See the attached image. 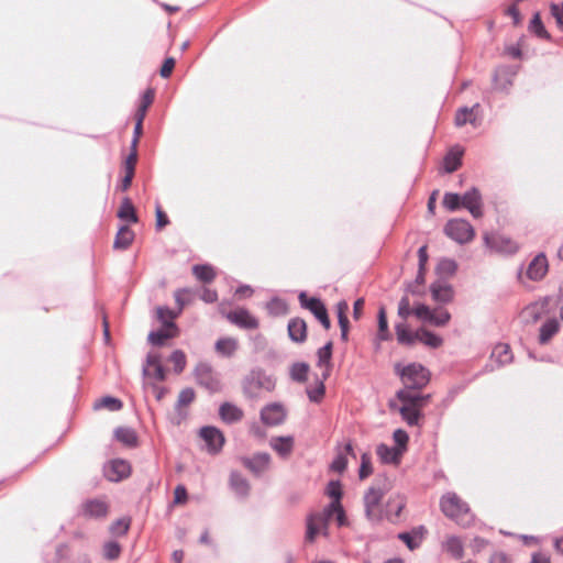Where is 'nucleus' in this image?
<instances>
[{"label": "nucleus", "mask_w": 563, "mask_h": 563, "mask_svg": "<svg viewBox=\"0 0 563 563\" xmlns=\"http://www.w3.org/2000/svg\"><path fill=\"white\" fill-rule=\"evenodd\" d=\"M219 415L227 423H234L243 418V410L231 402H224L220 406Z\"/></svg>", "instance_id": "obj_22"}, {"label": "nucleus", "mask_w": 563, "mask_h": 563, "mask_svg": "<svg viewBox=\"0 0 563 563\" xmlns=\"http://www.w3.org/2000/svg\"><path fill=\"white\" fill-rule=\"evenodd\" d=\"M227 319L242 329H256L258 327L257 319L246 309H236L227 313Z\"/></svg>", "instance_id": "obj_14"}, {"label": "nucleus", "mask_w": 563, "mask_h": 563, "mask_svg": "<svg viewBox=\"0 0 563 563\" xmlns=\"http://www.w3.org/2000/svg\"><path fill=\"white\" fill-rule=\"evenodd\" d=\"M418 341L430 347H439L442 344V339L424 329L418 330Z\"/></svg>", "instance_id": "obj_39"}, {"label": "nucleus", "mask_w": 563, "mask_h": 563, "mask_svg": "<svg viewBox=\"0 0 563 563\" xmlns=\"http://www.w3.org/2000/svg\"><path fill=\"white\" fill-rule=\"evenodd\" d=\"M411 313L413 314V309H411L409 298L404 296L398 305V316L402 319H407Z\"/></svg>", "instance_id": "obj_55"}, {"label": "nucleus", "mask_w": 563, "mask_h": 563, "mask_svg": "<svg viewBox=\"0 0 563 563\" xmlns=\"http://www.w3.org/2000/svg\"><path fill=\"white\" fill-rule=\"evenodd\" d=\"M443 549L455 559L463 556V543L457 537H449L443 543Z\"/></svg>", "instance_id": "obj_36"}, {"label": "nucleus", "mask_w": 563, "mask_h": 563, "mask_svg": "<svg viewBox=\"0 0 563 563\" xmlns=\"http://www.w3.org/2000/svg\"><path fill=\"white\" fill-rule=\"evenodd\" d=\"M238 350V341L233 338H222L216 343V351L222 356L230 357Z\"/></svg>", "instance_id": "obj_31"}, {"label": "nucleus", "mask_w": 563, "mask_h": 563, "mask_svg": "<svg viewBox=\"0 0 563 563\" xmlns=\"http://www.w3.org/2000/svg\"><path fill=\"white\" fill-rule=\"evenodd\" d=\"M192 274L196 276L197 279L205 283H210L216 277L214 269L210 265H195L192 267Z\"/></svg>", "instance_id": "obj_37"}, {"label": "nucleus", "mask_w": 563, "mask_h": 563, "mask_svg": "<svg viewBox=\"0 0 563 563\" xmlns=\"http://www.w3.org/2000/svg\"><path fill=\"white\" fill-rule=\"evenodd\" d=\"M559 327L558 320H548L540 329V343H547L559 331Z\"/></svg>", "instance_id": "obj_38"}, {"label": "nucleus", "mask_w": 563, "mask_h": 563, "mask_svg": "<svg viewBox=\"0 0 563 563\" xmlns=\"http://www.w3.org/2000/svg\"><path fill=\"white\" fill-rule=\"evenodd\" d=\"M230 486L239 497H246L250 493V484L241 474L232 472L230 475Z\"/></svg>", "instance_id": "obj_28"}, {"label": "nucleus", "mask_w": 563, "mask_h": 563, "mask_svg": "<svg viewBox=\"0 0 563 563\" xmlns=\"http://www.w3.org/2000/svg\"><path fill=\"white\" fill-rule=\"evenodd\" d=\"M463 148L453 147L444 157L443 165L446 173L455 172L462 164Z\"/></svg>", "instance_id": "obj_26"}, {"label": "nucleus", "mask_w": 563, "mask_h": 563, "mask_svg": "<svg viewBox=\"0 0 563 563\" xmlns=\"http://www.w3.org/2000/svg\"><path fill=\"white\" fill-rule=\"evenodd\" d=\"M442 512L461 526H468L472 522V515L465 501L455 493H446L440 501Z\"/></svg>", "instance_id": "obj_3"}, {"label": "nucleus", "mask_w": 563, "mask_h": 563, "mask_svg": "<svg viewBox=\"0 0 563 563\" xmlns=\"http://www.w3.org/2000/svg\"><path fill=\"white\" fill-rule=\"evenodd\" d=\"M438 272L443 275H453L456 271V263L453 260L444 258L437 267Z\"/></svg>", "instance_id": "obj_53"}, {"label": "nucleus", "mask_w": 563, "mask_h": 563, "mask_svg": "<svg viewBox=\"0 0 563 563\" xmlns=\"http://www.w3.org/2000/svg\"><path fill=\"white\" fill-rule=\"evenodd\" d=\"M269 443L272 449L283 457H287L294 449V438L291 435L272 438Z\"/></svg>", "instance_id": "obj_23"}, {"label": "nucleus", "mask_w": 563, "mask_h": 563, "mask_svg": "<svg viewBox=\"0 0 563 563\" xmlns=\"http://www.w3.org/2000/svg\"><path fill=\"white\" fill-rule=\"evenodd\" d=\"M144 375L153 376L157 380H164L165 372L159 362L157 354H148L146 358V366L143 369Z\"/></svg>", "instance_id": "obj_21"}, {"label": "nucleus", "mask_w": 563, "mask_h": 563, "mask_svg": "<svg viewBox=\"0 0 563 563\" xmlns=\"http://www.w3.org/2000/svg\"><path fill=\"white\" fill-rule=\"evenodd\" d=\"M484 240L488 247L497 252L512 254L516 253L519 249L518 244L515 241L504 235L486 234Z\"/></svg>", "instance_id": "obj_12"}, {"label": "nucleus", "mask_w": 563, "mask_h": 563, "mask_svg": "<svg viewBox=\"0 0 563 563\" xmlns=\"http://www.w3.org/2000/svg\"><path fill=\"white\" fill-rule=\"evenodd\" d=\"M176 317H177V313H175L169 308H166V307L157 308V318L164 324L165 328L176 330L175 323L173 322V319H175Z\"/></svg>", "instance_id": "obj_40"}, {"label": "nucleus", "mask_w": 563, "mask_h": 563, "mask_svg": "<svg viewBox=\"0 0 563 563\" xmlns=\"http://www.w3.org/2000/svg\"><path fill=\"white\" fill-rule=\"evenodd\" d=\"M131 473L129 462L124 460H112L104 466V476L110 482H120L126 478Z\"/></svg>", "instance_id": "obj_11"}, {"label": "nucleus", "mask_w": 563, "mask_h": 563, "mask_svg": "<svg viewBox=\"0 0 563 563\" xmlns=\"http://www.w3.org/2000/svg\"><path fill=\"white\" fill-rule=\"evenodd\" d=\"M549 269L547 256L543 253L538 254L528 265L526 276L533 282L543 279Z\"/></svg>", "instance_id": "obj_13"}, {"label": "nucleus", "mask_w": 563, "mask_h": 563, "mask_svg": "<svg viewBox=\"0 0 563 563\" xmlns=\"http://www.w3.org/2000/svg\"><path fill=\"white\" fill-rule=\"evenodd\" d=\"M118 217L121 220H125L132 223L137 222V216L135 213V209L129 198H124L121 202L120 209L118 211Z\"/></svg>", "instance_id": "obj_34"}, {"label": "nucleus", "mask_w": 563, "mask_h": 563, "mask_svg": "<svg viewBox=\"0 0 563 563\" xmlns=\"http://www.w3.org/2000/svg\"><path fill=\"white\" fill-rule=\"evenodd\" d=\"M170 360L175 366V371L177 373H180L184 368H185V365H186V356L185 354L177 350V351H174L172 356H170Z\"/></svg>", "instance_id": "obj_57"}, {"label": "nucleus", "mask_w": 563, "mask_h": 563, "mask_svg": "<svg viewBox=\"0 0 563 563\" xmlns=\"http://www.w3.org/2000/svg\"><path fill=\"white\" fill-rule=\"evenodd\" d=\"M396 335L400 344L412 345L418 341V331L411 332L406 323H398L396 325Z\"/></svg>", "instance_id": "obj_29"}, {"label": "nucleus", "mask_w": 563, "mask_h": 563, "mask_svg": "<svg viewBox=\"0 0 563 563\" xmlns=\"http://www.w3.org/2000/svg\"><path fill=\"white\" fill-rule=\"evenodd\" d=\"M338 309V319L340 327L349 325V319L346 317V311L349 310V305L346 301H340L336 306Z\"/></svg>", "instance_id": "obj_59"}, {"label": "nucleus", "mask_w": 563, "mask_h": 563, "mask_svg": "<svg viewBox=\"0 0 563 563\" xmlns=\"http://www.w3.org/2000/svg\"><path fill=\"white\" fill-rule=\"evenodd\" d=\"M393 438L397 444L396 448L401 449V452L405 453L409 441L407 432L401 429H397L394 431Z\"/></svg>", "instance_id": "obj_52"}, {"label": "nucleus", "mask_w": 563, "mask_h": 563, "mask_svg": "<svg viewBox=\"0 0 563 563\" xmlns=\"http://www.w3.org/2000/svg\"><path fill=\"white\" fill-rule=\"evenodd\" d=\"M492 358L499 365L510 363L512 361V354L509 345L505 343L497 344L492 352Z\"/></svg>", "instance_id": "obj_30"}, {"label": "nucleus", "mask_w": 563, "mask_h": 563, "mask_svg": "<svg viewBox=\"0 0 563 563\" xmlns=\"http://www.w3.org/2000/svg\"><path fill=\"white\" fill-rule=\"evenodd\" d=\"M431 296L433 300L442 303L452 301L454 291L451 285L445 282H435L430 287Z\"/></svg>", "instance_id": "obj_17"}, {"label": "nucleus", "mask_w": 563, "mask_h": 563, "mask_svg": "<svg viewBox=\"0 0 563 563\" xmlns=\"http://www.w3.org/2000/svg\"><path fill=\"white\" fill-rule=\"evenodd\" d=\"M539 316H540V309L537 303L526 307L522 311V317L528 320L537 321L539 319Z\"/></svg>", "instance_id": "obj_64"}, {"label": "nucleus", "mask_w": 563, "mask_h": 563, "mask_svg": "<svg viewBox=\"0 0 563 563\" xmlns=\"http://www.w3.org/2000/svg\"><path fill=\"white\" fill-rule=\"evenodd\" d=\"M195 399V391L191 388L183 389L179 393L177 405L180 406H187L192 402Z\"/></svg>", "instance_id": "obj_61"}, {"label": "nucleus", "mask_w": 563, "mask_h": 563, "mask_svg": "<svg viewBox=\"0 0 563 563\" xmlns=\"http://www.w3.org/2000/svg\"><path fill=\"white\" fill-rule=\"evenodd\" d=\"M376 454L382 463L394 465H398L404 455L401 449H397L396 446H388L384 443L377 445Z\"/></svg>", "instance_id": "obj_16"}, {"label": "nucleus", "mask_w": 563, "mask_h": 563, "mask_svg": "<svg viewBox=\"0 0 563 563\" xmlns=\"http://www.w3.org/2000/svg\"><path fill=\"white\" fill-rule=\"evenodd\" d=\"M529 30L541 38L549 37V34H548L547 30L544 29V25L541 21L539 13H536L533 15L532 20L530 21Z\"/></svg>", "instance_id": "obj_45"}, {"label": "nucleus", "mask_w": 563, "mask_h": 563, "mask_svg": "<svg viewBox=\"0 0 563 563\" xmlns=\"http://www.w3.org/2000/svg\"><path fill=\"white\" fill-rule=\"evenodd\" d=\"M413 389L415 388H408L405 386L404 389L397 393V398L402 402V405L422 407L429 396H421L413 391Z\"/></svg>", "instance_id": "obj_20"}, {"label": "nucleus", "mask_w": 563, "mask_h": 563, "mask_svg": "<svg viewBox=\"0 0 563 563\" xmlns=\"http://www.w3.org/2000/svg\"><path fill=\"white\" fill-rule=\"evenodd\" d=\"M121 553V548L118 542L110 541L103 545V556L108 560H115Z\"/></svg>", "instance_id": "obj_51"}, {"label": "nucleus", "mask_w": 563, "mask_h": 563, "mask_svg": "<svg viewBox=\"0 0 563 563\" xmlns=\"http://www.w3.org/2000/svg\"><path fill=\"white\" fill-rule=\"evenodd\" d=\"M196 378L198 384L207 388L211 393L219 391L221 389V383L211 368L210 365L201 363L196 367Z\"/></svg>", "instance_id": "obj_9"}, {"label": "nucleus", "mask_w": 563, "mask_h": 563, "mask_svg": "<svg viewBox=\"0 0 563 563\" xmlns=\"http://www.w3.org/2000/svg\"><path fill=\"white\" fill-rule=\"evenodd\" d=\"M327 494L333 499L340 501L342 490L341 484L338 481H332L328 484Z\"/></svg>", "instance_id": "obj_62"}, {"label": "nucleus", "mask_w": 563, "mask_h": 563, "mask_svg": "<svg viewBox=\"0 0 563 563\" xmlns=\"http://www.w3.org/2000/svg\"><path fill=\"white\" fill-rule=\"evenodd\" d=\"M420 409L421 407L402 405L399 412L409 426H417L421 417Z\"/></svg>", "instance_id": "obj_33"}, {"label": "nucleus", "mask_w": 563, "mask_h": 563, "mask_svg": "<svg viewBox=\"0 0 563 563\" xmlns=\"http://www.w3.org/2000/svg\"><path fill=\"white\" fill-rule=\"evenodd\" d=\"M300 305L310 310L314 317L321 322L325 330L330 329V320L324 305L318 298H308L306 292L299 294Z\"/></svg>", "instance_id": "obj_8"}, {"label": "nucleus", "mask_w": 563, "mask_h": 563, "mask_svg": "<svg viewBox=\"0 0 563 563\" xmlns=\"http://www.w3.org/2000/svg\"><path fill=\"white\" fill-rule=\"evenodd\" d=\"M451 319V314L448 310L438 308L434 310H431V317L429 323L437 325V327H443Z\"/></svg>", "instance_id": "obj_43"}, {"label": "nucleus", "mask_w": 563, "mask_h": 563, "mask_svg": "<svg viewBox=\"0 0 563 563\" xmlns=\"http://www.w3.org/2000/svg\"><path fill=\"white\" fill-rule=\"evenodd\" d=\"M289 338L295 342H303L307 338V325L302 319L295 318L288 323Z\"/></svg>", "instance_id": "obj_25"}, {"label": "nucleus", "mask_w": 563, "mask_h": 563, "mask_svg": "<svg viewBox=\"0 0 563 563\" xmlns=\"http://www.w3.org/2000/svg\"><path fill=\"white\" fill-rule=\"evenodd\" d=\"M462 206L466 208L474 218L483 216L482 196L476 188H472L462 196Z\"/></svg>", "instance_id": "obj_15"}, {"label": "nucleus", "mask_w": 563, "mask_h": 563, "mask_svg": "<svg viewBox=\"0 0 563 563\" xmlns=\"http://www.w3.org/2000/svg\"><path fill=\"white\" fill-rule=\"evenodd\" d=\"M405 506L406 498L402 495L396 494L390 496L384 509V517L389 520L398 518Z\"/></svg>", "instance_id": "obj_18"}, {"label": "nucleus", "mask_w": 563, "mask_h": 563, "mask_svg": "<svg viewBox=\"0 0 563 563\" xmlns=\"http://www.w3.org/2000/svg\"><path fill=\"white\" fill-rule=\"evenodd\" d=\"M115 439L128 446H134L137 441L136 433L131 428L120 427L114 431Z\"/></svg>", "instance_id": "obj_35"}, {"label": "nucleus", "mask_w": 563, "mask_h": 563, "mask_svg": "<svg viewBox=\"0 0 563 563\" xmlns=\"http://www.w3.org/2000/svg\"><path fill=\"white\" fill-rule=\"evenodd\" d=\"M347 466V459L343 454H339L331 463V470L338 473H342Z\"/></svg>", "instance_id": "obj_63"}, {"label": "nucleus", "mask_w": 563, "mask_h": 563, "mask_svg": "<svg viewBox=\"0 0 563 563\" xmlns=\"http://www.w3.org/2000/svg\"><path fill=\"white\" fill-rule=\"evenodd\" d=\"M445 234L457 243H467L474 238L473 227L463 219L450 220L444 228Z\"/></svg>", "instance_id": "obj_6"}, {"label": "nucleus", "mask_w": 563, "mask_h": 563, "mask_svg": "<svg viewBox=\"0 0 563 563\" xmlns=\"http://www.w3.org/2000/svg\"><path fill=\"white\" fill-rule=\"evenodd\" d=\"M385 495V490L372 486L364 495V507L366 517L372 521H379L384 517V508L382 506V499Z\"/></svg>", "instance_id": "obj_5"}, {"label": "nucleus", "mask_w": 563, "mask_h": 563, "mask_svg": "<svg viewBox=\"0 0 563 563\" xmlns=\"http://www.w3.org/2000/svg\"><path fill=\"white\" fill-rule=\"evenodd\" d=\"M93 407L95 409L106 408L110 411H118L122 408V402L118 398L107 396L97 400Z\"/></svg>", "instance_id": "obj_42"}, {"label": "nucleus", "mask_w": 563, "mask_h": 563, "mask_svg": "<svg viewBox=\"0 0 563 563\" xmlns=\"http://www.w3.org/2000/svg\"><path fill=\"white\" fill-rule=\"evenodd\" d=\"M378 338L383 341L389 338L387 317L384 308L378 311Z\"/></svg>", "instance_id": "obj_48"}, {"label": "nucleus", "mask_w": 563, "mask_h": 563, "mask_svg": "<svg viewBox=\"0 0 563 563\" xmlns=\"http://www.w3.org/2000/svg\"><path fill=\"white\" fill-rule=\"evenodd\" d=\"M551 13L555 19L558 27L563 32V3H553L551 5Z\"/></svg>", "instance_id": "obj_60"}, {"label": "nucleus", "mask_w": 563, "mask_h": 563, "mask_svg": "<svg viewBox=\"0 0 563 563\" xmlns=\"http://www.w3.org/2000/svg\"><path fill=\"white\" fill-rule=\"evenodd\" d=\"M261 420L264 424L274 427L282 424L287 417V410L280 402H272L261 410Z\"/></svg>", "instance_id": "obj_7"}, {"label": "nucleus", "mask_w": 563, "mask_h": 563, "mask_svg": "<svg viewBox=\"0 0 563 563\" xmlns=\"http://www.w3.org/2000/svg\"><path fill=\"white\" fill-rule=\"evenodd\" d=\"M134 233L129 227H122L120 228L119 232L117 233L113 246L114 249H128L130 244L133 242Z\"/></svg>", "instance_id": "obj_32"}, {"label": "nucleus", "mask_w": 563, "mask_h": 563, "mask_svg": "<svg viewBox=\"0 0 563 563\" xmlns=\"http://www.w3.org/2000/svg\"><path fill=\"white\" fill-rule=\"evenodd\" d=\"M153 99H154V91L151 89L146 90L143 96L142 103L139 108L137 117H142V118L145 117L146 110L150 107V104L153 102Z\"/></svg>", "instance_id": "obj_56"}, {"label": "nucleus", "mask_w": 563, "mask_h": 563, "mask_svg": "<svg viewBox=\"0 0 563 563\" xmlns=\"http://www.w3.org/2000/svg\"><path fill=\"white\" fill-rule=\"evenodd\" d=\"M308 365L305 363H296L291 366L290 375L294 380L303 382L307 379Z\"/></svg>", "instance_id": "obj_49"}, {"label": "nucleus", "mask_w": 563, "mask_h": 563, "mask_svg": "<svg viewBox=\"0 0 563 563\" xmlns=\"http://www.w3.org/2000/svg\"><path fill=\"white\" fill-rule=\"evenodd\" d=\"M276 387V378L262 368L251 369L242 380V390L246 398L258 399L264 393H272Z\"/></svg>", "instance_id": "obj_2"}, {"label": "nucleus", "mask_w": 563, "mask_h": 563, "mask_svg": "<svg viewBox=\"0 0 563 563\" xmlns=\"http://www.w3.org/2000/svg\"><path fill=\"white\" fill-rule=\"evenodd\" d=\"M443 206L448 210L454 211L462 206V197L459 194L446 192L443 197Z\"/></svg>", "instance_id": "obj_47"}, {"label": "nucleus", "mask_w": 563, "mask_h": 563, "mask_svg": "<svg viewBox=\"0 0 563 563\" xmlns=\"http://www.w3.org/2000/svg\"><path fill=\"white\" fill-rule=\"evenodd\" d=\"M331 519H335L339 527L347 525L344 509L338 500H332L322 511L308 516L306 540L313 542L318 536H327L328 525Z\"/></svg>", "instance_id": "obj_1"}, {"label": "nucleus", "mask_w": 563, "mask_h": 563, "mask_svg": "<svg viewBox=\"0 0 563 563\" xmlns=\"http://www.w3.org/2000/svg\"><path fill=\"white\" fill-rule=\"evenodd\" d=\"M271 457L267 453H258L252 459H245L244 465L253 473L261 474L268 468Z\"/></svg>", "instance_id": "obj_24"}, {"label": "nucleus", "mask_w": 563, "mask_h": 563, "mask_svg": "<svg viewBox=\"0 0 563 563\" xmlns=\"http://www.w3.org/2000/svg\"><path fill=\"white\" fill-rule=\"evenodd\" d=\"M175 300L178 305V313L184 309V307L191 302L192 294L190 289L184 288L178 289L175 292Z\"/></svg>", "instance_id": "obj_46"}, {"label": "nucleus", "mask_w": 563, "mask_h": 563, "mask_svg": "<svg viewBox=\"0 0 563 563\" xmlns=\"http://www.w3.org/2000/svg\"><path fill=\"white\" fill-rule=\"evenodd\" d=\"M108 512V506L104 501L95 499L89 500L84 505V514L91 518L106 517Z\"/></svg>", "instance_id": "obj_27"}, {"label": "nucleus", "mask_w": 563, "mask_h": 563, "mask_svg": "<svg viewBox=\"0 0 563 563\" xmlns=\"http://www.w3.org/2000/svg\"><path fill=\"white\" fill-rule=\"evenodd\" d=\"M267 309L274 314H284L287 311V305L280 299H273L267 303Z\"/></svg>", "instance_id": "obj_54"}, {"label": "nucleus", "mask_w": 563, "mask_h": 563, "mask_svg": "<svg viewBox=\"0 0 563 563\" xmlns=\"http://www.w3.org/2000/svg\"><path fill=\"white\" fill-rule=\"evenodd\" d=\"M200 437L206 442L208 452L218 453L224 444V435L214 427H203L200 429Z\"/></svg>", "instance_id": "obj_10"}, {"label": "nucleus", "mask_w": 563, "mask_h": 563, "mask_svg": "<svg viewBox=\"0 0 563 563\" xmlns=\"http://www.w3.org/2000/svg\"><path fill=\"white\" fill-rule=\"evenodd\" d=\"M397 373L400 375L402 383L408 388H423L430 380L429 371L418 363H411L407 366H396Z\"/></svg>", "instance_id": "obj_4"}, {"label": "nucleus", "mask_w": 563, "mask_h": 563, "mask_svg": "<svg viewBox=\"0 0 563 563\" xmlns=\"http://www.w3.org/2000/svg\"><path fill=\"white\" fill-rule=\"evenodd\" d=\"M317 355L318 366L329 368L332 356V342H328L325 345L320 347L317 352Z\"/></svg>", "instance_id": "obj_44"}, {"label": "nucleus", "mask_w": 563, "mask_h": 563, "mask_svg": "<svg viewBox=\"0 0 563 563\" xmlns=\"http://www.w3.org/2000/svg\"><path fill=\"white\" fill-rule=\"evenodd\" d=\"M478 108H479L478 103L474 104L472 108H467V107L460 108L455 114V119H454L455 125L463 126L466 123H471L474 126H477L478 125V123H477Z\"/></svg>", "instance_id": "obj_19"}, {"label": "nucleus", "mask_w": 563, "mask_h": 563, "mask_svg": "<svg viewBox=\"0 0 563 563\" xmlns=\"http://www.w3.org/2000/svg\"><path fill=\"white\" fill-rule=\"evenodd\" d=\"M176 330L166 328L165 330L153 331L148 334V341L154 345H163L167 339L175 335Z\"/></svg>", "instance_id": "obj_41"}, {"label": "nucleus", "mask_w": 563, "mask_h": 563, "mask_svg": "<svg viewBox=\"0 0 563 563\" xmlns=\"http://www.w3.org/2000/svg\"><path fill=\"white\" fill-rule=\"evenodd\" d=\"M373 473L371 455L368 453H363L361 456V466L358 471V476L361 479L368 477Z\"/></svg>", "instance_id": "obj_50"}, {"label": "nucleus", "mask_w": 563, "mask_h": 563, "mask_svg": "<svg viewBox=\"0 0 563 563\" xmlns=\"http://www.w3.org/2000/svg\"><path fill=\"white\" fill-rule=\"evenodd\" d=\"M431 310L428 306L420 303L413 308V314L421 321L429 322Z\"/></svg>", "instance_id": "obj_58"}]
</instances>
